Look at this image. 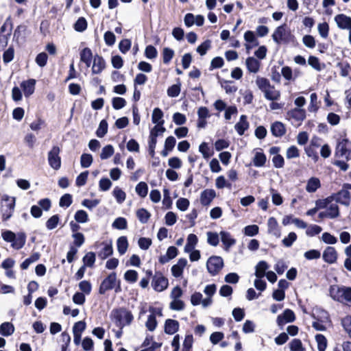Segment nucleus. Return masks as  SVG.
Listing matches in <instances>:
<instances>
[{
    "mask_svg": "<svg viewBox=\"0 0 351 351\" xmlns=\"http://www.w3.org/2000/svg\"><path fill=\"white\" fill-rule=\"evenodd\" d=\"M110 317L120 329L130 325L134 319L132 312L123 307L113 309L110 313Z\"/></svg>",
    "mask_w": 351,
    "mask_h": 351,
    "instance_id": "nucleus-1",
    "label": "nucleus"
},
{
    "mask_svg": "<svg viewBox=\"0 0 351 351\" xmlns=\"http://www.w3.org/2000/svg\"><path fill=\"white\" fill-rule=\"evenodd\" d=\"M2 239L11 243V246L14 250H20L23 247L26 242V234L24 232L15 233L10 230H3L1 232Z\"/></svg>",
    "mask_w": 351,
    "mask_h": 351,
    "instance_id": "nucleus-2",
    "label": "nucleus"
},
{
    "mask_svg": "<svg viewBox=\"0 0 351 351\" xmlns=\"http://www.w3.org/2000/svg\"><path fill=\"white\" fill-rule=\"evenodd\" d=\"M1 200L2 205L0 211L2 216V221H6L10 219L13 215L16 205V197L3 194L1 195Z\"/></svg>",
    "mask_w": 351,
    "mask_h": 351,
    "instance_id": "nucleus-3",
    "label": "nucleus"
},
{
    "mask_svg": "<svg viewBox=\"0 0 351 351\" xmlns=\"http://www.w3.org/2000/svg\"><path fill=\"white\" fill-rule=\"evenodd\" d=\"M273 40L276 44H289L295 40V36L290 31H287L285 23L277 27L271 35Z\"/></svg>",
    "mask_w": 351,
    "mask_h": 351,
    "instance_id": "nucleus-4",
    "label": "nucleus"
},
{
    "mask_svg": "<svg viewBox=\"0 0 351 351\" xmlns=\"http://www.w3.org/2000/svg\"><path fill=\"white\" fill-rule=\"evenodd\" d=\"M223 266V260L219 256H211L206 261L207 271L212 276L217 275Z\"/></svg>",
    "mask_w": 351,
    "mask_h": 351,
    "instance_id": "nucleus-5",
    "label": "nucleus"
},
{
    "mask_svg": "<svg viewBox=\"0 0 351 351\" xmlns=\"http://www.w3.org/2000/svg\"><path fill=\"white\" fill-rule=\"evenodd\" d=\"M117 273L112 271L101 282L99 287V293L104 295L106 291L112 290L115 287Z\"/></svg>",
    "mask_w": 351,
    "mask_h": 351,
    "instance_id": "nucleus-6",
    "label": "nucleus"
},
{
    "mask_svg": "<svg viewBox=\"0 0 351 351\" xmlns=\"http://www.w3.org/2000/svg\"><path fill=\"white\" fill-rule=\"evenodd\" d=\"M60 149L58 146H53L51 149L48 152V162L49 166L55 169L58 170L61 167V158L60 156Z\"/></svg>",
    "mask_w": 351,
    "mask_h": 351,
    "instance_id": "nucleus-7",
    "label": "nucleus"
},
{
    "mask_svg": "<svg viewBox=\"0 0 351 351\" xmlns=\"http://www.w3.org/2000/svg\"><path fill=\"white\" fill-rule=\"evenodd\" d=\"M168 285V279L162 273L156 271L152 280L153 289L157 292H161L167 289Z\"/></svg>",
    "mask_w": 351,
    "mask_h": 351,
    "instance_id": "nucleus-8",
    "label": "nucleus"
},
{
    "mask_svg": "<svg viewBox=\"0 0 351 351\" xmlns=\"http://www.w3.org/2000/svg\"><path fill=\"white\" fill-rule=\"evenodd\" d=\"M336 154L341 157L345 156L347 160L351 158V142L348 138H343L338 142Z\"/></svg>",
    "mask_w": 351,
    "mask_h": 351,
    "instance_id": "nucleus-9",
    "label": "nucleus"
},
{
    "mask_svg": "<svg viewBox=\"0 0 351 351\" xmlns=\"http://www.w3.org/2000/svg\"><path fill=\"white\" fill-rule=\"evenodd\" d=\"M349 190L350 189L348 186H346V183L343 184L342 189L339 191L333 193V196L335 198V201L342 205L349 206L350 203V193Z\"/></svg>",
    "mask_w": 351,
    "mask_h": 351,
    "instance_id": "nucleus-10",
    "label": "nucleus"
},
{
    "mask_svg": "<svg viewBox=\"0 0 351 351\" xmlns=\"http://www.w3.org/2000/svg\"><path fill=\"white\" fill-rule=\"evenodd\" d=\"M295 315L290 308H286L282 313L278 315L276 323L280 329L287 323L293 322L295 320Z\"/></svg>",
    "mask_w": 351,
    "mask_h": 351,
    "instance_id": "nucleus-11",
    "label": "nucleus"
},
{
    "mask_svg": "<svg viewBox=\"0 0 351 351\" xmlns=\"http://www.w3.org/2000/svg\"><path fill=\"white\" fill-rule=\"evenodd\" d=\"M335 21L341 29H350L351 28V17L344 14H339L335 16Z\"/></svg>",
    "mask_w": 351,
    "mask_h": 351,
    "instance_id": "nucleus-12",
    "label": "nucleus"
},
{
    "mask_svg": "<svg viewBox=\"0 0 351 351\" xmlns=\"http://www.w3.org/2000/svg\"><path fill=\"white\" fill-rule=\"evenodd\" d=\"M322 258L328 264L335 263L337 259V252L335 248L330 246L327 247L323 252Z\"/></svg>",
    "mask_w": 351,
    "mask_h": 351,
    "instance_id": "nucleus-13",
    "label": "nucleus"
},
{
    "mask_svg": "<svg viewBox=\"0 0 351 351\" xmlns=\"http://www.w3.org/2000/svg\"><path fill=\"white\" fill-rule=\"evenodd\" d=\"M187 265V260L184 258H181L178 261V263L171 267V271L172 275L175 278H180L182 276L184 269Z\"/></svg>",
    "mask_w": 351,
    "mask_h": 351,
    "instance_id": "nucleus-14",
    "label": "nucleus"
},
{
    "mask_svg": "<svg viewBox=\"0 0 351 351\" xmlns=\"http://www.w3.org/2000/svg\"><path fill=\"white\" fill-rule=\"evenodd\" d=\"M101 245L104 246L103 248L98 252V256L101 260H105L113 254V247L112 242L103 241Z\"/></svg>",
    "mask_w": 351,
    "mask_h": 351,
    "instance_id": "nucleus-15",
    "label": "nucleus"
},
{
    "mask_svg": "<svg viewBox=\"0 0 351 351\" xmlns=\"http://www.w3.org/2000/svg\"><path fill=\"white\" fill-rule=\"evenodd\" d=\"M106 67V61L101 56L96 54L93 58V64L92 67L93 74H99Z\"/></svg>",
    "mask_w": 351,
    "mask_h": 351,
    "instance_id": "nucleus-16",
    "label": "nucleus"
},
{
    "mask_svg": "<svg viewBox=\"0 0 351 351\" xmlns=\"http://www.w3.org/2000/svg\"><path fill=\"white\" fill-rule=\"evenodd\" d=\"M36 80L29 79L24 80L21 83V87L24 93L25 97L32 95L35 90Z\"/></svg>",
    "mask_w": 351,
    "mask_h": 351,
    "instance_id": "nucleus-17",
    "label": "nucleus"
},
{
    "mask_svg": "<svg viewBox=\"0 0 351 351\" xmlns=\"http://www.w3.org/2000/svg\"><path fill=\"white\" fill-rule=\"evenodd\" d=\"M249 127L250 123L247 121V117L245 114H242L239 121L235 124L234 129L239 135L242 136L248 130Z\"/></svg>",
    "mask_w": 351,
    "mask_h": 351,
    "instance_id": "nucleus-18",
    "label": "nucleus"
},
{
    "mask_svg": "<svg viewBox=\"0 0 351 351\" xmlns=\"http://www.w3.org/2000/svg\"><path fill=\"white\" fill-rule=\"evenodd\" d=\"M216 197L214 189H205L200 195V202L203 206H208Z\"/></svg>",
    "mask_w": 351,
    "mask_h": 351,
    "instance_id": "nucleus-19",
    "label": "nucleus"
},
{
    "mask_svg": "<svg viewBox=\"0 0 351 351\" xmlns=\"http://www.w3.org/2000/svg\"><path fill=\"white\" fill-rule=\"evenodd\" d=\"M178 254V250L175 246H170L167 248V253L165 255H161L159 257V263L160 264H165L170 260L176 258Z\"/></svg>",
    "mask_w": 351,
    "mask_h": 351,
    "instance_id": "nucleus-20",
    "label": "nucleus"
},
{
    "mask_svg": "<svg viewBox=\"0 0 351 351\" xmlns=\"http://www.w3.org/2000/svg\"><path fill=\"white\" fill-rule=\"evenodd\" d=\"M178 321L173 319H167L165 320L164 326V331L167 335H173L179 330Z\"/></svg>",
    "mask_w": 351,
    "mask_h": 351,
    "instance_id": "nucleus-21",
    "label": "nucleus"
},
{
    "mask_svg": "<svg viewBox=\"0 0 351 351\" xmlns=\"http://www.w3.org/2000/svg\"><path fill=\"white\" fill-rule=\"evenodd\" d=\"M272 135L275 137H282L286 133V128L284 123L280 121H275L270 128Z\"/></svg>",
    "mask_w": 351,
    "mask_h": 351,
    "instance_id": "nucleus-22",
    "label": "nucleus"
},
{
    "mask_svg": "<svg viewBox=\"0 0 351 351\" xmlns=\"http://www.w3.org/2000/svg\"><path fill=\"white\" fill-rule=\"evenodd\" d=\"M219 234L221 241L224 245V250L228 251L229 248L236 243V239L232 237L230 233L227 231H221Z\"/></svg>",
    "mask_w": 351,
    "mask_h": 351,
    "instance_id": "nucleus-23",
    "label": "nucleus"
},
{
    "mask_svg": "<svg viewBox=\"0 0 351 351\" xmlns=\"http://www.w3.org/2000/svg\"><path fill=\"white\" fill-rule=\"evenodd\" d=\"M267 226L268 232L269 234H272L277 238L280 237V230L279 229L278 221L275 217H271L269 218Z\"/></svg>",
    "mask_w": 351,
    "mask_h": 351,
    "instance_id": "nucleus-24",
    "label": "nucleus"
},
{
    "mask_svg": "<svg viewBox=\"0 0 351 351\" xmlns=\"http://www.w3.org/2000/svg\"><path fill=\"white\" fill-rule=\"evenodd\" d=\"M256 84L259 90L263 93L269 88L274 89V86L271 85L269 80L266 77L257 76Z\"/></svg>",
    "mask_w": 351,
    "mask_h": 351,
    "instance_id": "nucleus-25",
    "label": "nucleus"
},
{
    "mask_svg": "<svg viewBox=\"0 0 351 351\" xmlns=\"http://www.w3.org/2000/svg\"><path fill=\"white\" fill-rule=\"evenodd\" d=\"M269 267V266L265 261H259L255 267V276L256 278H264Z\"/></svg>",
    "mask_w": 351,
    "mask_h": 351,
    "instance_id": "nucleus-26",
    "label": "nucleus"
},
{
    "mask_svg": "<svg viewBox=\"0 0 351 351\" xmlns=\"http://www.w3.org/2000/svg\"><path fill=\"white\" fill-rule=\"evenodd\" d=\"M245 64L250 73H256L259 71L260 62L254 57H248L245 60Z\"/></svg>",
    "mask_w": 351,
    "mask_h": 351,
    "instance_id": "nucleus-27",
    "label": "nucleus"
},
{
    "mask_svg": "<svg viewBox=\"0 0 351 351\" xmlns=\"http://www.w3.org/2000/svg\"><path fill=\"white\" fill-rule=\"evenodd\" d=\"M15 330L14 325L9 322H5L0 325V335L4 337L12 335Z\"/></svg>",
    "mask_w": 351,
    "mask_h": 351,
    "instance_id": "nucleus-28",
    "label": "nucleus"
},
{
    "mask_svg": "<svg viewBox=\"0 0 351 351\" xmlns=\"http://www.w3.org/2000/svg\"><path fill=\"white\" fill-rule=\"evenodd\" d=\"M198 242V238L195 234H189L186 239V243L184 246V252H190L195 250V245Z\"/></svg>",
    "mask_w": 351,
    "mask_h": 351,
    "instance_id": "nucleus-29",
    "label": "nucleus"
},
{
    "mask_svg": "<svg viewBox=\"0 0 351 351\" xmlns=\"http://www.w3.org/2000/svg\"><path fill=\"white\" fill-rule=\"evenodd\" d=\"M320 186L321 182L319 178L312 177L307 182L306 191L308 193H315Z\"/></svg>",
    "mask_w": 351,
    "mask_h": 351,
    "instance_id": "nucleus-30",
    "label": "nucleus"
},
{
    "mask_svg": "<svg viewBox=\"0 0 351 351\" xmlns=\"http://www.w3.org/2000/svg\"><path fill=\"white\" fill-rule=\"evenodd\" d=\"M288 115L298 121H302L306 118L304 109L296 108L288 112Z\"/></svg>",
    "mask_w": 351,
    "mask_h": 351,
    "instance_id": "nucleus-31",
    "label": "nucleus"
},
{
    "mask_svg": "<svg viewBox=\"0 0 351 351\" xmlns=\"http://www.w3.org/2000/svg\"><path fill=\"white\" fill-rule=\"evenodd\" d=\"M117 247L120 255H123L128 247V241L127 237L121 236L117 240Z\"/></svg>",
    "mask_w": 351,
    "mask_h": 351,
    "instance_id": "nucleus-32",
    "label": "nucleus"
},
{
    "mask_svg": "<svg viewBox=\"0 0 351 351\" xmlns=\"http://www.w3.org/2000/svg\"><path fill=\"white\" fill-rule=\"evenodd\" d=\"M164 113L159 108H155L152 112V121L156 125H164L165 121L162 119Z\"/></svg>",
    "mask_w": 351,
    "mask_h": 351,
    "instance_id": "nucleus-33",
    "label": "nucleus"
},
{
    "mask_svg": "<svg viewBox=\"0 0 351 351\" xmlns=\"http://www.w3.org/2000/svg\"><path fill=\"white\" fill-rule=\"evenodd\" d=\"M155 309L154 308H150L149 311L152 312L150 315H148L147 320L145 323V326L149 331H154L158 324L156 317L154 313Z\"/></svg>",
    "mask_w": 351,
    "mask_h": 351,
    "instance_id": "nucleus-34",
    "label": "nucleus"
},
{
    "mask_svg": "<svg viewBox=\"0 0 351 351\" xmlns=\"http://www.w3.org/2000/svg\"><path fill=\"white\" fill-rule=\"evenodd\" d=\"M219 82L221 84V87L226 90L227 94H232L237 92L238 88L235 86H231L228 84L233 83L232 81H228L221 79L219 75H217Z\"/></svg>",
    "mask_w": 351,
    "mask_h": 351,
    "instance_id": "nucleus-35",
    "label": "nucleus"
},
{
    "mask_svg": "<svg viewBox=\"0 0 351 351\" xmlns=\"http://www.w3.org/2000/svg\"><path fill=\"white\" fill-rule=\"evenodd\" d=\"M266 161V155L263 152H256L252 160L253 165L256 167H262L265 166Z\"/></svg>",
    "mask_w": 351,
    "mask_h": 351,
    "instance_id": "nucleus-36",
    "label": "nucleus"
},
{
    "mask_svg": "<svg viewBox=\"0 0 351 351\" xmlns=\"http://www.w3.org/2000/svg\"><path fill=\"white\" fill-rule=\"evenodd\" d=\"M96 261V254L93 252L86 253L82 258L83 265L85 267H92Z\"/></svg>",
    "mask_w": 351,
    "mask_h": 351,
    "instance_id": "nucleus-37",
    "label": "nucleus"
},
{
    "mask_svg": "<svg viewBox=\"0 0 351 351\" xmlns=\"http://www.w3.org/2000/svg\"><path fill=\"white\" fill-rule=\"evenodd\" d=\"M88 23L86 19L81 16L73 24L74 29L77 32H83L87 29Z\"/></svg>",
    "mask_w": 351,
    "mask_h": 351,
    "instance_id": "nucleus-38",
    "label": "nucleus"
},
{
    "mask_svg": "<svg viewBox=\"0 0 351 351\" xmlns=\"http://www.w3.org/2000/svg\"><path fill=\"white\" fill-rule=\"evenodd\" d=\"M40 254L38 252L33 253L29 258H26L21 264V268L23 270H25L28 269L29 265L37 261L40 258Z\"/></svg>",
    "mask_w": 351,
    "mask_h": 351,
    "instance_id": "nucleus-39",
    "label": "nucleus"
},
{
    "mask_svg": "<svg viewBox=\"0 0 351 351\" xmlns=\"http://www.w3.org/2000/svg\"><path fill=\"white\" fill-rule=\"evenodd\" d=\"M333 193L325 199H318L315 201V205L317 206L320 209L326 208L328 205L332 204L331 203L335 201Z\"/></svg>",
    "mask_w": 351,
    "mask_h": 351,
    "instance_id": "nucleus-40",
    "label": "nucleus"
},
{
    "mask_svg": "<svg viewBox=\"0 0 351 351\" xmlns=\"http://www.w3.org/2000/svg\"><path fill=\"white\" fill-rule=\"evenodd\" d=\"M136 217L141 223H146L150 218L151 214L147 209L141 208L137 210Z\"/></svg>",
    "mask_w": 351,
    "mask_h": 351,
    "instance_id": "nucleus-41",
    "label": "nucleus"
},
{
    "mask_svg": "<svg viewBox=\"0 0 351 351\" xmlns=\"http://www.w3.org/2000/svg\"><path fill=\"white\" fill-rule=\"evenodd\" d=\"M74 219L77 223H84L88 221V215L84 210H78L75 212Z\"/></svg>",
    "mask_w": 351,
    "mask_h": 351,
    "instance_id": "nucleus-42",
    "label": "nucleus"
},
{
    "mask_svg": "<svg viewBox=\"0 0 351 351\" xmlns=\"http://www.w3.org/2000/svg\"><path fill=\"white\" fill-rule=\"evenodd\" d=\"M112 227L117 230H125L128 228V221L125 217H119L114 219Z\"/></svg>",
    "mask_w": 351,
    "mask_h": 351,
    "instance_id": "nucleus-43",
    "label": "nucleus"
},
{
    "mask_svg": "<svg viewBox=\"0 0 351 351\" xmlns=\"http://www.w3.org/2000/svg\"><path fill=\"white\" fill-rule=\"evenodd\" d=\"M178 82L169 86L167 90V95L170 97H176L179 95L181 90V84L180 80L178 79Z\"/></svg>",
    "mask_w": 351,
    "mask_h": 351,
    "instance_id": "nucleus-44",
    "label": "nucleus"
},
{
    "mask_svg": "<svg viewBox=\"0 0 351 351\" xmlns=\"http://www.w3.org/2000/svg\"><path fill=\"white\" fill-rule=\"evenodd\" d=\"M108 125L106 119H102L96 130V135L99 138H103L108 132Z\"/></svg>",
    "mask_w": 351,
    "mask_h": 351,
    "instance_id": "nucleus-45",
    "label": "nucleus"
},
{
    "mask_svg": "<svg viewBox=\"0 0 351 351\" xmlns=\"http://www.w3.org/2000/svg\"><path fill=\"white\" fill-rule=\"evenodd\" d=\"M199 152L202 154L204 158L208 159L213 154V151L210 150L208 144L206 142L202 143L199 146Z\"/></svg>",
    "mask_w": 351,
    "mask_h": 351,
    "instance_id": "nucleus-46",
    "label": "nucleus"
},
{
    "mask_svg": "<svg viewBox=\"0 0 351 351\" xmlns=\"http://www.w3.org/2000/svg\"><path fill=\"white\" fill-rule=\"evenodd\" d=\"M330 295L332 298L338 302H342V287H332L331 286L329 289Z\"/></svg>",
    "mask_w": 351,
    "mask_h": 351,
    "instance_id": "nucleus-47",
    "label": "nucleus"
},
{
    "mask_svg": "<svg viewBox=\"0 0 351 351\" xmlns=\"http://www.w3.org/2000/svg\"><path fill=\"white\" fill-rule=\"evenodd\" d=\"M264 97L266 99L274 101L280 99V93L278 90H276L275 88H269L267 91H265Z\"/></svg>",
    "mask_w": 351,
    "mask_h": 351,
    "instance_id": "nucleus-48",
    "label": "nucleus"
},
{
    "mask_svg": "<svg viewBox=\"0 0 351 351\" xmlns=\"http://www.w3.org/2000/svg\"><path fill=\"white\" fill-rule=\"evenodd\" d=\"M315 340L317 343L318 351H325L327 347V339L322 334H317L315 335Z\"/></svg>",
    "mask_w": 351,
    "mask_h": 351,
    "instance_id": "nucleus-49",
    "label": "nucleus"
},
{
    "mask_svg": "<svg viewBox=\"0 0 351 351\" xmlns=\"http://www.w3.org/2000/svg\"><path fill=\"white\" fill-rule=\"evenodd\" d=\"M135 191L141 197H145L148 193V186L145 182H140L136 186Z\"/></svg>",
    "mask_w": 351,
    "mask_h": 351,
    "instance_id": "nucleus-50",
    "label": "nucleus"
},
{
    "mask_svg": "<svg viewBox=\"0 0 351 351\" xmlns=\"http://www.w3.org/2000/svg\"><path fill=\"white\" fill-rule=\"evenodd\" d=\"M244 39L247 43L252 44L254 47H257L259 45L255 33L253 31H246L244 34Z\"/></svg>",
    "mask_w": 351,
    "mask_h": 351,
    "instance_id": "nucleus-51",
    "label": "nucleus"
},
{
    "mask_svg": "<svg viewBox=\"0 0 351 351\" xmlns=\"http://www.w3.org/2000/svg\"><path fill=\"white\" fill-rule=\"evenodd\" d=\"M112 195L119 204H122L126 198L125 193L119 186H116L114 189Z\"/></svg>",
    "mask_w": 351,
    "mask_h": 351,
    "instance_id": "nucleus-52",
    "label": "nucleus"
},
{
    "mask_svg": "<svg viewBox=\"0 0 351 351\" xmlns=\"http://www.w3.org/2000/svg\"><path fill=\"white\" fill-rule=\"evenodd\" d=\"M60 216L58 214L53 215L46 221V228L49 230H53L58 226Z\"/></svg>",
    "mask_w": 351,
    "mask_h": 351,
    "instance_id": "nucleus-53",
    "label": "nucleus"
},
{
    "mask_svg": "<svg viewBox=\"0 0 351 351\" xmlns=\"http://www.w3.org/2000/svg\"><path fill=\"white\" fill-rule=\"evenodd\" d=\"M211 47V40L207 39L204 40L202 43H201L196 49L197 52L200 56H204L206 54L208 50H209Z\"/></svg>",
    "mask_w": 351,
    "mask_h": 351,
    "instance_id": "nucleus-54",
    "label": "nucleus"
},
{
    "mask_svg": "<svg viewBox=\"0 0 351 351\" xmlns=\"http://www.w3.org/2000/svg\"><path fill=\"white\" fill-rule=\"evenodd\" d=\"M73 203V197L69 193H65L60 198L59 206L62 208H68Z\"/></svg>",
    "mask_w": 351,
    "mask_h": 351,
    "instance_id": "nucleus-55",
    "label": "nucleus"
},
{
    "mask_svg": "<svg viewBox=\"0 0 351 351\" xmlns=\"http://www.w3.org/2000/svg\"><path fill=\"white\" fill-rule=\"evenodd\" d=\"M93 158L90 154L84 153L80 157V165L82 168H88L93 163Z\"/></svg>",
    "mask_w": 351,
    "mask_h": 351,
    "instance_id": "nucleus-56",
    "label": "nucleus"
},
{
    "mask_svg": "<svg viewBox=\"0 0 351 351\" xmlns=\"http://www.w3.org/2000/svg\"><path fill=\"white\" fill-rule=\"evenodd\" d=\"M138 272L134 269H128L124 274V279L129 283H134L138 280Z\"/></svg>",
    "mask_w": 351,
    "mask_h": 351,
    "instance_id": "nucleus-57",
    "label": "nucleus"
},
{
    "mask_svg": "<svg viewBox=\"0 0 351 351\" xmlns=\"http://www.w3.org/2000/svg\"><path fill=\"white\" fill-rule=\"evenodd\" d=\"M114 147L112 145H107L104 147L100 154V158L101 160H106L112 156L114 154Z\"/></svg>",
    "mask_w": 351,
    "mask_h": 351,
    "instance_id": "nucleus-58",
    "label": "nucleus"
},
{
    "mask_svg": "<svg viewBox=\"0 0 351 351\" xmlns=\"http://www.w3.org/2000/svg\"><path fill=\"white\" fill-rule=\"evenodd\" d=\"M126 105V100L120 97H114L112 99V106L114 110H120Z\"/></svg>",
    "mask_w": 351,
    "mask_h": 351,
    "instance_id": "nucleus-59",
    "label": "nucleus"
},
{
    "mask_svg": "<svg viewBox=\"0 0 351 351\" xmlns=\"http://www.w3.org/2000/svg\"><path fill=\"white\" fill-rule=\"evenodd\" d=\"M174 56V51L169 47H165L162 50L163 63L167 64L170 62Z\"/></svg>",
    "mask_w": 351,
    "mask_h": 351,
    "instance_id": "nucleus-60",
    "label": "nucleus"
},
{
    "mask_svg": "<svg viewBox=\"0 0 351 351\" xmlns=\"http://www.w3.org/2000/svg\"><path fill=\"white\" fill-rule=\"evenodd\" d=\"M297 234L294 232H291L287 237L282 239V243L285 247H290L297 240Z\"/></svg>",
    "mask_w": 351,
    "mask_h": 351,
    "instance_id": "nucleus-61",
    "label": "nucleus"
},
{
    "mask_svg": "<svg viewBox=\"0 0 351 351\" xmlns=\"http://www.w3.org/2000/svg\"><path fill=\"white\" fill-rule=\"evenodd\" d=\"M259 228L257 225H248L243 229V233L248 237H254L258 233Z\"/></svg>",
    "mask_w": 351,
    "mask_h": 351,
    "instance_id": "nucleus-62",
    "label": "nucleus"
},
{
    "mask_svg": "<svg viewBox=\"0 0 351 351\" xmlns=\"http://www.w3.org/2000/svg\"><path fill=\"white\" fill-rule=\"evenodd\" d=\"M337 66L340 69V75L342 77H347L351 70L350 64L348 62H338Z\"/></svg>",
    "mask_w": 351,
    "mask_h": 351,
    "instance_id": "nucleus-63",
    "label": "nucleus"
},
{
    "mask_svg": "<svg viewBox=\"0 0 351 351\" xmlns=\"http://www.w3.org/2000/svg\"><path fill=\"white\" fill-rule=\"evenodd\" d=\"M289 348L291 351H304L302 341L300 339H293L289 343Z\"/></svg>",
    "mask_w": 351,
    "mask_h": 351,
    "instance_id": "nucleus-64",
    "label": "nucleus"
}]
</instances>
